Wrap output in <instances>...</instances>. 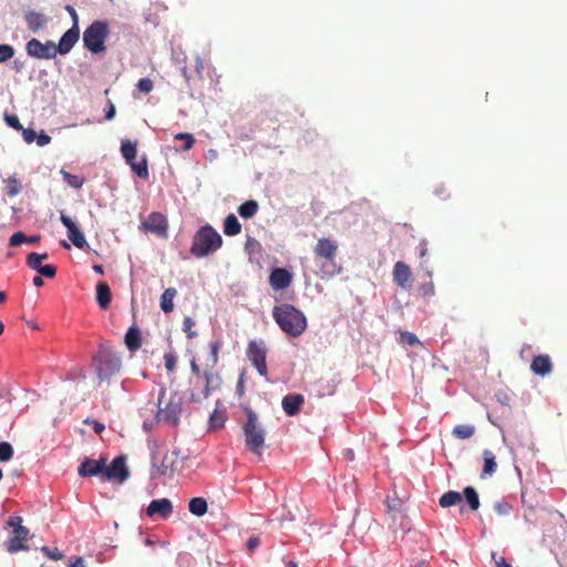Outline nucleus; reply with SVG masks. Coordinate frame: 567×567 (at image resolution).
Here are the masks:
<instances>
[{"label": "nucleus", "instance_id": "f03ea898", "mask_svg": "<svg viewBox=\"0 0 567 567\" xmlns=\"http://www.w3.org/2000/svg\"><path fill=\"white\" fill-rule=\"evenodd\" d=\"M338 243L331 238H320L313 247L316 260L319 262L322 278H331L339 274L341 268L336 264Z\"/></svg>", "mask_w": 567, "mask_h": 567}, {"label": "nucleus", "instance_id": "6ab92c4d", "mask_svg": "<svg viewBox=\"0 0 567 567\" xmlns=\"http://www.w3.org/2000/svg\"><path fill=\"white\" fill-rule=\"evenodd\" d=\"M411 277H412L411 269L403 261H398L394 265L393 280L402 289H408L409 288V282L411 280Z\"/></svg>", "mask_w": 567, "mask_h": 567}, {"label": "nucleus", "instance_id": "ea45409f", "mask_svg": "<svg viewBox=\"0 0 567 567\" xmlns=\"http://www.w3.org/2000/svg\"><path fill=\"white\" fill-rule=\"evenodd\" d=\"M13 456V447L8 442L0 443V462H7Z\"/></svg>", "mask_w": 567, "mask_h": 567}, {"label": "nucleus", "instance_id": "412c9836", "mask_svg": "<svg viewBox=\"0 0 567 567\" xmlns=\"http://www.w3.org/2000/svg\"><path fill=\"white\" fill-rule=\"evenodd\" d=\"M24 20L29 30L32 32H38L48 23V17L45 14L33 10L25 12Z\"/></svg>", "mask_w": 567, "mask_h": 567}, {"label": "nucleus", "instance_id": "b1692460", "mask_svg": "<svg viewBox=\"0 0 567 567\" xmlns=\"http://www.w3.org/2000/svg\"><path fill=\"white\" fill-rule=\"evenodd\" d=\"M125 344L130 351H136L142 347L141 331L136 326H132L126 332Z\"/></svg>", "mask_w": 567, "mask_h": 567}, {"label": "nucleus", "instance_id": "9d476101", "mask_svg": "<svg viewBox=\"0 0 567 567\" xmlns=\"http://www.w3.org/2000/svg\"><path fill=\"white\" fill-rule=\"evenodd\" d=\"M27 53L35 59H54L56 56L55 44L53 41L42 43L38 39H31L25 45Z\"/></svg>", "mask_w": 567, "mask_h": 567}, {"label": "nucleus", "instance_id": "c03bdc74", "mask_svg": "<svg viewBox=\"0 0 567 567\" xmlns=\"http://www.w3.org/2000/svg\"><path fill=\"white\" fill-rule=\"evenodd\" d=\"M177 358L174 352H167L164 354L165 368L168 372L174 371L176 368Z\"/></svg>", "mask_w": 567, "mask_h": 567}, {"label": "nucleus", "instance_id": "a18cd8bd", "mask_svg": "<svg viewBox=\"0 0 567 567\" xmlns=\"http://www.w3.org/2000/svg\"><path fill=\"white\" fill-rule=\"evenodd\" d=\"M38 272L45 278H54L56 275V267L53 265H42Z\"/></svg>", "mask_w": 567, "mask_h": 567}, {"label": "nucleus", "instance_id": "4468645a", "mask_svg": "<svg viewBox=\"0 0 567 567\" xmlns=\"http://www.w3.org/2000/svg\"><path fill=\"white\" fill-rule=\"evenodd\" d=\"M60 220L63 224V226L68 229V237L72 241V244L79 249L84 248L86 245L85 237L80 231L78 226L72 221V219L69 216L61 214Z\"/></svg>", "mask_w": 567, "mask_h": 567}, {"label": "nucleus", "instance_id": "338daca9", "mask_svg": "<svg viewBox=\"0 0 567 567\" xmlns=\"http://www.w3.org/2000/svg\"><path fill=\"white\" fill-rule=\"evenodd\" d=\"M419 250H420L421 258H423L427 254V247H426V243L424 240L422 243H420Z\"/></svg>", "mask_w": 567, "mask_h": 567}, {"label": "nucleus", "instance_id": "de8ad7c7", "mask_svg": "<svg viewBox=\"0 0 567 567\" xmlns=\"http://www.w3.org/2000/svg\"><path fill=\"white\" fill-rule=\"evenodd\" d=\"M41 550L51 559L53 560H61L64 555L61 550H59L58 548H49L47 546L42 547Z\"/></svg>", "mask_w": 567, "mask_h": 567}, {"label": "nucleus", "instance_id": "72a5a7b5", "mask_svg": "<svg viewBox=\"0 0 567 567\" xmlns=\"http://www.w3.org/2000/svg\"><path fill=\"white\" fill-rule=\"evenodd\" d=\"M48 254L47 252H43V254H38V252H30L28 256H27V266L32 269V270H35L38 271V269L42 266V260H45L48 259Z\"/></svg>", "mask_w": 567, "mask_h": 567}, {"label": "nucleus", "instance_id": "a211bd4d", "mask_svg": "<svg viewBox=\"0 0 567 567\" xmlns=\"http://www.w3.org/2000/svg\"><path fill=\"white\" fill-rule=\"evenodd\" d=\"M303 402L305 398L300 393L287 394L282 399V409L287 415L293 416L299 413Z\"/></svg>", "mask_w": 567, "mask_h": 567}, {"label": "nucleus", "instance_id": "13d9d810", "mask_svg": "<svg viewBox=\"0 0 567 567\" xmlns=\"http://www.w3.org/2000/svg\"><path fill=\"white\" fill-rule=\"evenodd\" d=\"M260 545L259 537H250L247 542V548L249 551H254Z\"/></svg>", "mask_w": 567, "mask_h": 567}, {"label": "nucleus", "instance_id": "7c9ffc66", "mask_svg": "<svg viewBox=\"0 0 567 567\" xmlns=\"http://www.w3.org/2000/svg\"><path fill=\"white\" fill-rule=\"evenodd\" d=\"M121 153L126 163L135 159L137 154L136 143L130 140H123L121 143Z\"/></svg>", "mask_w": 567, "mask_h": 567}, {"label": "nucleus", "instance_id": "ddd939ff", "mask_svg": "<svg viewBox=\"0 0 567 567\" xmlns=\"http://www.w3.org/2000/svg\"><path fill=\"white\" fill-rule=\"evenodd\" d=\"M199 378H203L205 381L203 389L204 399H207L213 391H216L220 388L221 377L215 371V368H212L209 364L203 371Z\"/></svg>", "mask_w": 567, "mask_h": 567}, {"label": "nucleus", "instance_id": "5fc2aeb1", "mask_svg": "<svg viewBox=\"0 0 567 567\" xmlns=\"http://www.w3.org/2000/svg\"><path fill=\"white\" fill-rule=\"evenodd\" d=\"M385 503H386V507H388V512L389 513H394V512L400 511L401 502L399 499L390 501V498L388 497Z\"/></svg>", "mask_w": 567, "mask_h": 567}, {"label": "nucleus", "instance_id": "49530a36", "mask_svg": "<svg viewBox=\"0 0 567 567\" xmlns=\"http://www.w3.org/2000/svg\"><path fill=\"white\" fill-rule=\"evenodd\" d=\"M136 86L143 93H150L154 87L153 81L147 78L140 79Z\"/></svg>", "mask_w": 567, "mask_h": 567}, {"label": "nucleus", "instance_id": "cd10ccee", "mask_svg": "<svg viewBox=\"0 0 567 567\" xmlns=\"http://www.w3.org/2000/svg\"><path fill=\"white\" fill-rule=\"evenodd\" d=\"M241 231V225L234 214L228 215L224 220V233L227 236H236Z\"/></svg>", "mask_w": 567, "mask_h": 567}, {"label": "nucleus", "instance_id": "603ef678", "mask_svg": "<svg viewBox=\"0 0 567 567\" xmlns=\"http://www.w3.org/2000/svg\"><path fill=\"white\" fill-rule=\"evenodd\" d=\"M4 120L10 127L16 130L22 128L17 115H6Z\"/></svg>", "mask_w": 567, "mask_h": 567}, {"label": "nucleus", "instance_id": "09e8293b", "mask_svg": "<svg viewBox=\"0 0 567 567\" xmlns=\"http://www.w3.org/2000/svg\"><path fill=\"white\" fill-rule=\"evenodd\" d=\"M25 241H27V235H24L22 231H17L10 237L9 245L12 247H16Z\"/></svg>", "mask_w": 567, "mask_h": 567}, {"label": "nucleus", "instance_id": "2f4dec72", "mask_svg": "<svg viewBox=\"0 0 567 567\" xmlns=\"http://www.w3.org/2000/svg\"><path fill=\"white\" fill-rule=\"evenodd\" d=\"M259 205L256 200L250 199L245 202L238 207V214L243 218H251L254 217L258 212Z\"/></svg>", "mask_w": 567, "mask_h": 567}, {"label": "nucleus", "instance_id": "393cba45", "mask_svg": "<svg viewBox=\"0 0 567 567\" xmlns=\"http://www.w3.org/2000/svg\"><path fill=\"white\" fill-rule=\"evenodd\" d=\"M177 296L176 288H167L161 296L159 306L165 313H169L174 310V299Z\"/></svg>", "mask_w": 567, "mask_h": 567}, {"label": "nucleus", "instance_id": "a878e982", "mask_svg": "<svg viewBox=\"0 0 567 567\" xmlns=\"http://www.w3.org/2000/svg\"><path fill=\"white\" fill-rule=\"evenodd\" d=\"M483 460H484V465H483V471H482V477L492 476L496 472V468H497L496 457H495L494 453L489 450H484L483 451Z\"/></svg>", "mask_w": 567, "mask_h": 567}, {"label": "nucleus", "instance_id": "37998d69", "mask_svg": "<svg viewBox=\"0 0 567 567\" xmlns=\"http://www.w3.org/2000/svg\"><path fill=\"white\" fill-rule=\"evenodd\" d=\"M195 326V321L190 317H185L183 320V330L187 333L189 339L197 336L195 331H193V327Z\"/></svg>", "mask_w": 567, "mask_h": 567}, {"label": "nucleus", "instance_id": "4d7b16f0", "mask_svg": "<svg viewBox=\"0 0 567 567\" xmlns=\"http://www.w3.org/2000/svg\"><path fill=\"white\" fill-rule=\"evenodd\" d=\"M37 137L35 132L32 128L23 131V138L27 143H32Z\"/></svg>", "mask_w": 567, "mask_h": 567}, {"label": "nucleus", "instance_id": "3c124183", "mask_svg": "<svg viewBox=\"0 0 567 567\" xmlns=\"http://www.w3.org/2000/svg\"><path fill=\"white\" fill-rule=\"evenodd\" d=\"M65 10L68 11V13L72 18V27L71 28L80 29V27H79V16H78L75 9L72 6L68 4L65 7Z\"/></svg>", "mask_w": 567, "mask_h": 567}, {"label": "nucleus", "instance_id": "79ce46f5", "mask_svg": "<svg viewBox=\"0 0 567 567\" xmlns=\"http://www.w3.org/2000/svg\"><path fill=\"white\" fill-rule=\"evenodd\" d=\"M14 49L10 44H0V62H6L13 58Z\"/></svg>", "mask_w": 567, "mask_h": 567}, {"label": "nucleus", "instance_id": "680f3d73", "mask_svg": "<svg viewBox=\"0 0 567 567\" xmlns=\"http://www.w3.org/2000/svg\"><path fill=\"white\" fill-rule=\"evenodd\" d=\"M69 567H86L82 557H74Z\"/></svg>", "mask_w": 567, "mask_h": 567}, {"label": "nucleus", "instance_id": "0eeeda50", "mask_svg": "<svg viewBox=\"0 0 567 567\" xmlns=\"http://www.w3.org/2000/svg\"><path fill=\"white\" fill-rule=\"evenodd\" d=\"M247 421L243 426L246 444L249 450L260 455L265 444V430L258 423V415L249 408L245 409Z\"/></svg>", "mask_w": 567, "mask_h": 567}, {"label": "nucleus", "instance_id": "c85d7f7f", "mask_svg": "<svg viewBox=\"0 0 567 567\" xmlns=\"http://www.w3.org/2000/svg\"><path fill=\"white\" fill-rule=\"evenodd\" d=\"M461 502H462V494L456 491H449V492L444 493L439 499V504L441 507L455 506Z\"/></svg>", "mask_w": 567, "mask_h": 567}, {"label": "nucleus", "instance_id": "052dcab7", "mask_svg": "<svg viewBox=\"0 0 567 567\" xmlns=\"http://www.w3.org/2000/svg\"><path fill=\"white\" fill-rule=\"evenodd\" d=\"M115 113H116V111H115V106H114V104H113L111 101H109V109H107V111H106V113H105V118H106L107 121L113 120V118H114V116H115Z\"/></svg>", "mask_w": 567, "mask_h": 567}, {"label": "nucleus", "instance_id": "423d86ee", "mask_svg": "<svg viewBox=\"0 0 567 567\" xmlns=\"http://www.w3.org/2000/svg\"><path fill=\"white\" fill-rule=\"evenodd\" d=\"M93 365L101 382L109 381L122 367L121 358L114 352L101 348L93 357Z\"/></svg>", "mask_w": 567, "mask_h": 567}, {"label": "nucleus", "instance_id": "f704fd0d", "mask_svg": "<svg viewBox=\"0 0 567 567\" xmlns=\"http://www.w3.org/2000/svg\"><path fill=\"white\" fill-rule=\"evenodd\" d=\"M474 431H475L474 426L467 425V424H461V425H456L453 429L452 433L455 437L465 440V439H470L471 436H473Z\"/></svg>", "mask_w": 567, "mask_h": 567}, {"label": "nucleus", "instance_id": "473e14b6", "mask_svg": "<svg viewBox=\"0 0 567 567\" xmlns=\"http://www.w3.org/2000/svg\"><path fill=\"white\" fill-rule=\"evenodd\" d=\"M463 494L471 511H477L480 508L481 503L476 489L472 486H466L463 491Z\"/></svg>", "mask_w": 567, "mask_h": 567}, {"label": "nucleus", "instance_id": "4c0bfd02", "mask_svg": "<svg viewBox=\"0 0 567 567\" xmlns=\"http://www.w3.org/2000/svg\"><path fill=\"white\" fill-rule=\"evenodd\" d=\"M209 348H210V357L208 359L209 365H212V368H215L219 361V351L221 348V342L214 341L209 344Z\"/></svg>", "mask_w": 567, "mask_h": 567}, {"label": "nucleus", "instance_id": "9b49d317", "mask_svg": "<svg viewBox=\"0 0 567 567\" xmlns=\"http://www.w3.org/2000/svg\"><path fill=\"white\" fill-rule=\"evenodd\" d=\"M143 227L145 230L159 237L167 236L168 223L166 217L161 213H151L143 223Z\"/></svg>", "mask_w": 567, "mask_h": 567}, {"label": "nucleus", "instance_id": "6e6552de", "mask_svg": "<svg viewBox=\"0 0 567 567\" xmlns=\"http://www.w3.org/2000/svg\"><path fill=\"white\" fill-rule=\"evenodd\" d=\"M247 357L261 377H267L268 368L266 362L267 348L262 340H251L247 347Z\"/></svg>", "mask_w": 567, "mask_h": 567}, {"label": "nucleus", "instance_id": "e2e57ef3", "mask_svg": "<svg viewBox=\"0 0 567 567\" xmlns=\"http://www.w3.org/2000/svg\"><path fill=\"white\" fill-rule=\"evenodd\" d=\"M51 141V137L47 134H41L39 137H38V145L40 146H44L47 145L49 142Z\"/></svg>", "mask_w": 567, "mask_h": 567}, {"label": "nucleus", "instance_id": "f257e3e1", "mask_svg": "<svg viewBox=\"0 0 567 567\" xmlns=\"http://www.w3.org/2000/svg\"><path fill=\"white\" fill-rule=\"evenodd\" d=\"M272 317L280 329L289 337L297 338L301 336L307 328L306 316L289 303L275 306Z\"/></svg>", "mask_w": 567, "mask_h": 567}, {"label": "nucleus", "instance_id": "774afa93", "mask_svg": "<svg viewBox=\"0 0 567 567\" xmlns=\"http://www.w3.org/2000/svg\"><path fill=\"white\" fill-rule=\"evenodd\" d=\"M204 69L203 61L200 58L196 59V72L199 76H202V71Z\"/></svg>", "mask_w": 567, "mask_h": 567}, {"label": "nucleus", "instance_id": "bb28decb", "mask_svg": "<svg viewBox=\"0 0 567 567\" xmlns=\"http://www.w3.org/2000/svg\"><path fill=\"white\" fill-rule=\"evenodd\" d=\"M207 502L204 497H194L188 503L189 512L195 516H204L207 513Z\"/></svg>", "mask_w": 567, "mask_h": 567}, {"label": "nucleus", "instance_id": "f8f14e48", "mask_svg": "<svg viewBox=\"0 0 567 567\" xmlns=\"http://www.w3.org/2000/svg\"><path fill=\"white\" fill-rule=\"evenodd\" d=\"M106 463L105 457H101L99 460L93 458H84L82 463L78 467V474L81 477H91L102 474L104 471V465Z\"/></svg>", "mask_w": 567, "mask_h": 567}, {"label": "nucleus", "instance_id": "aec40b11", "mask_svg": "<svg viewBox=\"0 0 567 567\" xmlns=\"http://www.w3.org/2000/svg\"><path fill=\"white\" fill-rule=\"evenodd\" d=\"M530 370L537 375H547L553 370V363L548 354L535 355L530 363Z\"/></svg>", "mask_w": 567, "mask_h": 567}, {"label": "nucleus", "instance_id": "1a4fd4ad", "mask_svg": "<svg viewBox=\"0 0 567 567\" xmlns=\"http://www.w3.org/2000/svg\"><path fill=\"white\" fill-rule=\"evenodd\" d=\"M103 475L109 481L125 482L130 476L125 456H116L109 466L105 464Z\"/></svg>", "mask_w": 567, "mask_h": 567}, {"label": "nucleus", "instance_id": "c9c22d12", "mask_svg": "<svg viewBox=\"0 0 567 567\" xmlns=\"http://www.w3.org/2000/svg\"><path fill=\"white\" fill-rule=\"evenodd\" d=\"M24 542L25 540L12 536L10 539H8L6 542L7 550L10 554H14V553H18V551H21V550H25V549H28V546L24 545Z\"/></svg>", "mask_w": 567, "mask_h": 567}, {"label": "nucleus", "instance_id": "bf43d9fd", "mask_svg": "<svg viewBox=\"0 0 567 567\" xmlns=\"http://www.w3.org/2000/svg\"><path fill=\"white\" fill-rule=\"evenodd\" d=\"M493 559L495 560L496 567H512L504 557L496 558V554H492Z\"/></svg>", "mask_w": 567, "mask_h": 567}, {"label": "nucleus", "instance_id": "39448f33", "mask_svg": "<svg viewBox=\"0 0 567 567\" xmlns=\"http://www.w3.org/2000/svg\"><path fill=\"white\" fill-rule=\"evenodd\" d=\"M110 34L109 23L95 20L83 32V45L93 54L106 51L105 41Z\"/></svg>", "mask_w": 567, "mask_h": 567}, {"label": "nucleus", "instance_id": "0e129e2a", "mask_svg": "<svg viewBox=\"0 0 567 567\" xmlns=\"http://www.w3.org/2000/svg\"><path fill=\"white\" fill-rule=\"evenodd\" d=\"M92 424H93V430L96 434H101L105 429L104 424H102L97 421H93Z\"/></svg>", "mask_w": 567, "mask_h": 567}, {"label": "nucleus", "instance_id": "e433bc0d", "mask_svg": "<svg viewBox=\"0 0 567 567\" xmlns=\"http://www.w3.org/2000/svg\"><path fill=\"white\" fill-rule=\"evenodd\" d=\"M63 181L73 188H81L84 184V178L80 175H73L69 172L62 171Z\"/></svg>", "mask_w": 567, "mask_h": 567}, {"label": "nucleus", "instance_id": "c756f323", "mask_svg": "<svg viewBox=\"0 0 567 567\" xmlns=\"http://www.w3.org/2000/svg\"><path fill=\"white\" fill-rule=\"evenodd\" d=\"M127 164L131 166L132 171L142 178L148 177V168H147V159L144 155L140 161L133 159L131 162H127Z\"/></svg>", "mask_w": 567, "mask_h": 567}, {"label": "nucleus", "instance_id": "6e6d98bb", "mask_svg": "<svg viewBox=\"0 0 567 567\" xmlns=\"http://www.w3.org/2000/svg\"><path fill=\"white\" fill-rule=\"evenodd\" d=\"M245 392V371H243L239 375L238 382H237V393L239 396H243Z\"/></svg>", "mask_w": 567, "mask_h": 567}, {"label": "nucleus", "instance_id": "f3484780", "mask_svg": "<svg viewBox=\"0 0 567 567\" xmlns=\"http://www.w3.org/2000/svg\"><path fill=\"white\" fill-rule=\"evenodd\" d=\"M292 281L291 274L285 268H276L270 272L269 282L276 290H281L290 286Z\"/></svg>", "mask_w": 567, "mask_h": 567}, {"label": "nucleus", "instance_id": "dca6fc26", "mask_svg": "<svg viewBox=\"0 0 567 567\" xmlns=\"http://www.w3.org/2000/svg\"><path fill=\"white\" fill-rule=\"evenodd\" d=\"M80 39V29L70 28L61 37L59 44L55 45L56 53L61 55L68 54L75 43Z\"/></svg>", "mask_w": 567, "mask_h": 567}, {"label": "nucleus", "instance_id": "8fccbe9b", "mask_svg": "<svg viewBox=\"0 0 567 567\" xmlns=\"http://www.w3.org/2000/svg\"><path fill=\"white\" fill-rule=\"evenodd\" d=\"M494 509L499 515H508L512 511V505L507 502H497L494 505Z\"/></svg>", "mask_w": 567, "mask_h": 567}, {"label": "nucleus", "instance_id": "2eb2a0df", "mask_svg": "<svg viewBox=\"0 0 567 567\" xmlns=\"http://www.w3.org/2000/svg\"><path fill=\"white\" fill-rule=\"evenodd\" d=\"M172 513L173 505L168 498L154 499L146 508V514L150 517L158 516L163 519H166Z\"/></svg>", "mask_w": 567, "mask_h": 567}, {"label": "nucleus", "instance_id": "7ed1b4c3", "mask_svg": "<svg viewBox=\"0 0 567 567\" xmlns=\"http://www.w3.org/2000/svg\"><path fill=\"white\" fill-rule=\"evenodd\" d=\"M223 238L210 225L200 227L194 235L190 254L197 258L205 257L218 250Z\"/></svg>", "mask_w": 567, "mask_h": 567}, {"label": "nucleus", "instance_id": "58836bf2", "mask_svg": "<svg viewBox=\"0 0 567 567\" xmlns=\"http://www.w3.org/2000/svg\"><path fill=\"white\" fill-rule=\"evenodd\" d=\"M175 140H179L182 142H185L184 146H183V150L184 151H189L190 148H193L194 144H195V137L193 134L190 133H177L175 136H174Z\"/></svg>", "mask_w": 567, "mask_h": 567}, {"label": "nucleus", "instance_id": "4be33fe9", "mask_svg": "<svg viewBox=\"0 0 567 567\" xmlns=\"http://www.w3.org/2000/svg\"><path fill=\"white\" fill-rule=\"evenodd\" d=\"M112 293L109 285L101 281L96 285V301L100 308L107 309L111 305Z\"/></svg>", "mask_w": 567, "mask_h": 567}, {"label": "nucleus", "instance_id": "864d4df0", "mask_svg": "<svg viewBox=\"0 0 567 567\" xmlns=\"http://www.w3.org/2000/svg\"><path fill=\"white\" fill-rule=\"evenodd\" d=\"M401 338L404 342H406L409 346H413L419 342L416 336L412 332H402Z\"/></svg>", "mask_w": 567, "mask_h": 567}, {"label": "nucleus", "instance_id": "5701e85b", "mask_svg": "<svg viewBox=\"0 0 567 567\" xmlns=\"http://www.w3.org/2000/svg\"><path fill=\"white\" fill-rule=\"evenodd\" d=\"M7 525L12 527V536L20 539L27 540L29 536V529L22 525V517L10 516Z\"/></svg>", "mask_w": 567, "mask_h": 567}, {"label": "nucleus", "instance_id": "a19ab883", "mask_svg": "<svg viewBox=\"0 0 567 567\" xmlns=\"http://www.w3.org/2000/svg\"><path fill=\"white\" fill-rule=\"evenodd\" d=\"M4 192L10 197H13L20 193V185L14 177L9 178Z\"/></svg>", "mask_w": 567, "mask_h": 567}, {"label": "nucleus", "instance_id": "20e7f679", "mask_svg": "<svg viewBox=\"0 0 567 567\" xmlns=\"http://www.w3.org/2000/svg\"><path fill=\"white\" fill-rule=\"evenodd\" d=\"M183 399L177 392H169L162 388L158 393L157 420L161 422L176 424L182 413Z\"/></svg>", "mask_w": 567, "mask_h": 567}, {"label": "nucleus", "instance_id": "69168bd1", "mask_svg": "<svg viewBox=\"0 0 567 567\" xmlns=\"http://www.w3.org/2000/svg\"><path fill=\"white\" fill-rule=\"evenodd\" d=\"M190 370H192V372H193L194 374H196L198 378H199V377L202 375V373H203V372L200 371V369H199V367H198V364L196 363V361H195V360H192V362H190Z\"/></svg>", "mask_w": 567, "mask_h": 567}]
</instances>
